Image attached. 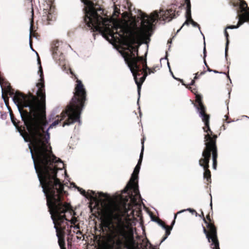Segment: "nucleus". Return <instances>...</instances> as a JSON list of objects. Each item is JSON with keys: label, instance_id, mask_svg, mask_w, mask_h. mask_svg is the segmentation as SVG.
I'll list each match as a JSON object with an SVG mask.
<instances>
[{"label": "nucleus", "instance_id": "nucleus-23", "mask_svg": "<svg viewBox=\"0 0 249 249\" xmlns=\"http://www.w3.org/2000/svg\"><path fill=\"white\" fill-rule=\"evenodd\" d=\"M189 211L190 213H191L192 214H196V216H197V214H197V212H196V211L195 210H194V209H191V208L187 209V210H183L180 211L178 212V213H177L175 215V216H174V220H173V222H172V226L173 225H174V223H175V219H176V217H177V214H178V213H182V212H184V211Z\"/></svg>", "mask_w": 249, "mask_h": 249}, {"label": "nucleus", "instance_id": "nucleus-27", "mask_svg": "<svg viewBox=\"0 0 249 249\" xmlns=\"http://www.w3.org/2000/svg\"><path fill=\"white\" fill-rule=\"evenodd\" d=\"M203 54H204V56H203V59H204V62L205 63V66L207 67V71H212V70L211 69L209 66L208 65L206 61V47H205V42H204V49H203Z\"/></svg>", "mask_w": 249, "mask_h": 249}, {"label": "nucleus", "instance_id": "nucleus-16", "mask_svg": "<svg viewBox=\"0 0 249 249\" xmlns=\"http://www.w3.org/2000/svg\"><path fill=\"white\" fill-rule=\"evenodd\" d=\"M124 193H127L132 201L134 203L136 202L137 197H141L138 189V181L131 182L129 180L124 190Z\"/></svg>", "mask_w": 249, "mask_h": 249}, {"label": "nucleus", "instance_id": "nucleus-37", "mask_svg": "<svg viewBox=\"0 0 249 249\" xmlns=\"http://www.w3.org/2000/svg\"><path fill=\"white\" fill-rule=\"evenodd\" d=\"M68 183L67 182H66L65 183H64L63 182V196L64 195H66V192L64 190V187L65 186H67L68 187H69L68 185Z\"/></svg>", "mask_w": 249, "mask_h": 249}, {"label": "nucleus", "instance_id": "nucleus-3", "mask_svg": "<svg viewBox=\"0 0 249 249\" xmlns=\"http://www.w3.org/2000/svg\"><path fill=\"white\" fill-rule=\"evenodd\" d=\"M129 226L121 218H119L116 226H112L111 233L107 234V230L104 229L102 226L95 228V240L98 244L103 243L109 246V243L115 245L118 249L122 248L131 249L135 244V240L132 231L128 230Z\"/></svg>", "mask_w": 249, "mask_h": 249}, {"label": "nucleus", "instance_id": "nucleus-34", "mask_svg": "<svg viewBox=\"0 0 249 249\" xmlns=\"http://www.w3.org/2000/svg\"><path fill=\"white\" fill-rule=\"evenodd\" d=\"M205 72H206L205 71H204L201 72L200 73H199V72H197L195 74L196 75H195V76L194 77L195 79H197L198 78L199 76H200V75H202L205 74Z\"/></svg>", "mask_w": 249, "mask_h": 249}, {"label": "nucleus", "instance_id": "nucleus-24", "mask_svg": "<svg viewBox=\"0 0 249 249\" xmlns=\"http://www.w3.org/2000/svg\"><path fill=\"white\" fill-rule=\"evenodd\" d=\"M183 85H185L187 88L190 89L192 93L195 94L196 95V96H199L200 97L201 100H202V97L200 95L197 94V89L196 88H193L190 86L186 85L182 83Z\"/></svg>", "mask_w": 249, "mask_h": 249}, {"label": "nucleus", "instance_id": "nucleus-47", "mask_svg": "<svg viewBox=\"0 0 249 249\" xmlns=\"http://www.w3.org/2000/svg\"><path fill=\"white\" fill-rule=\"evenodd\" d=\"M171 42H172V40H171V39H170L168 40V43H171Z\"/></svg>", "mask_w": 249, "mask_h": 249}, {"label": "nucleus", "instance_id": "nucleus-38", "mask_svg": "<svg viewBox=\"0 0 249 249\" xmlns=\"http://www.w3.org/2000/svg\"><path fill=\"white\" fill-rule=\"evenodd\" d=\"M4 101L5 102V105H6L7 107L8 108V109L9 110V111L11 112V110H12V109H11V108H10V107L9 106V100H6V101Z\"/></svg>", "mask_w": 249, "mask_h": 249}, {"label": "nucleus", "instance_id": "nucleus-15", "mask_svg": "<svg viewBox=\"0 0 249 249\" xmlns=\"http://www.w3.org/2000/svg\"><path fill=\"white\" fill-rule=\"evenodd\" d=\"M37 56V63L39 65L38 73L39 74L40 78L39 80V82L36 85L38 88V90L36 92V95L38 97H40V98L45 100L46 94L43 69L41 64V60L38 54Z\"/></svg>", "mask_w": 249, "mask_h": 249}, {"label": "nucleus", "instance_id": "nucleus-40", "mask_svg": "<svg viewBox=\"0 0 249 249\" xmlns=\"http://www.w3.org/2000/svg\"><path fill=\"white\" fill-rule=\"evenodd\" d=\"M114 210L115 211H120V207L118 206H115L114 207Z\"/></svg>", "mask_w": 249, "mask_h": 249}, {"label": "nucleus", "instance_id": "nucleus-6", "mask_svg": "<svg viewBox=\"0 0 249 249\" xmlns=\"http://www.w3.org/2000/svg\"><path fill=\"white\" fill-rule=\"evenodd\" d=\"M142 20V28L145 31H149L152 27L153 23L159 18L160 20L170 21L175 17V10L170 9L167 10H160V15L156 11H154L150 16L142 12L140 14Z\"/></svg>", "mask_w": 249, "mask_h": 249}, {"label": "nucleus", "instance_id": "nucleus-36", "mask_svg": "<svg viewBox=\"0 0 249 249\" xmlns=\"http://www.w3.org/2000/svg\"><path fill=\"white\" fill-rule=\"evenodd\" d=\"M114 12V14L115 16H118V15L120 14V10L118 9L117 7H115Z\"/></svg>", "mask_w": 249, "mask_h": 249}, {"label": "nucleus", "instance_id": "nucleus-2", "mask_svg": "<svg viewBox=\"0 0 249 249\" xmlns=\"http://www.w3.org/2000/svg\"><path fill=\"white\" fill-rule=\"evenodd\" d=\"M115 33L118 36L113 38L121 40L124 45L127 46L122 55L128 67L133 66L138 68L137 64L145 60V56H139V48L141 44L140 40L143 34V28H138L134 30L127 23L115 27Z\"/></svg>", "mask_w": 249, "mask_h": 249}, {"label": "nucleus", "instance_id": "nucleus-29", "mask_svg": "<svg viewBox=\"0 0 249 249\" xmlns=\"http://www.w3.org/2000/svg\"><path fill=\"white\" fill-rule=\"evenodd\" d=\"M99 225L102 226L104 229L107 230L109 229L110 222L107 221H103L99 224Z\"/></svg>", "mask_w": 249, "mask_h": 249}, {"label": "nucleus", "instance_id": "nucleus-1", "mask_svg": "<svg viewBox=\"0 0 249 249\" xmlns=\"http://www.w3.org/2000/svg\"><path fill=\"white\" fill-rule=\"evenodd\" d=\"M17 105L24 125L10 112L11 121L26 142L33 160L35 169L47 199L51 217H62V183L57 178L56 163L62 162L53 154L49 143V133L44 127L46 100L33 95L17 92L13 98Z\"/></svg>", "mask_w": 249, "mask_h": 249}, {"label": "nucleus", "instance_id": "nucleus-21", "mask_svg": "<svg viewBox=\"0 0 249 249\" xmlns=\"http://www.w3.org/2000/svg\"><path fill=\"white\" fill-rule=\"evenodd\" d=\"M199 164L200 166H201V167H202L203 168V169L204 170V172L203 173L204 179H206L207 184L211 183L212 182L211 172L209 169V165H208L207 163L206 165H204L203 163H201V162H199Z\"/></svg>", "mask_w": 249, "mask_h": 249}, {"label": "nucleus", "instance_id": "nucleus-25", "mask_svg": "<svg viewBox=\"0 0 249 249\" xmlns=\"http://www.w3.org/2000/svg\"><path fill=\"white\" fill-rule=\"evenodd\" d=\"M228 27V26H227V27ZM227 29H228V28H226L224 31V34L226 37V47H225V56H227V53H228V46H229V42H230L229 39V35L228 32L226 31Z\"/></svg>", "mask_w": 249, "mask_h": 249}, {"label": "nucleus", "instance_id": "nucleus-30", "mask_svg": "<svg viewBox=\"0 0 249 249\" xmlns=\"http://www.w3.org/2000/svg\"><path fill=\"white\" fill-rule=\"evenodd\" d=\"M152 219L154 221H157L158 224L163 228H165L167 226L163 221H162L159 218H154L153 217H152Z\"/></svg>", "mask_w": 249, "mask_h": 249}, {"label": "nucleus", "instance_id": "nucleus-28", "mask_svg": "<svg viewBox=\"0 0 249 249\" xmlns=\"http://www.w3.org/2000/svg\"><path fill=\"white\" fill-rule=\"evenodd\" d=\"M161 66H159L158 65L154 66L152 68H149V73H154L157 71V70H159L160 69Z\"/></svg>", "mask_w": 249, "mask_h": 249}, {"label": "nucleus", "instance_id": "nucleus-42", "mask_svg": "<svg viewBox=\"0 0 249 249\" xmlns=\"http://www.w3.org/2000/svg\"><path fill=\"white\" fill-rule=\"evenodd\" d=\"M200 216L202 217V219H203V216H204V213L202 211H201V214L199 215Z\"/></svg>", "mask_w": 249, "mask_h": 249}, {"label": "nucleus", "instance_id": "nucleus-49", "mask_svg": "<svg viewBox=\"0 0 249 249\" xmlns=\"http://www.w3.org/2000/svg\"><path fill=\"white\" fill-rule=\"evenodd\" d=\"M227 77H228L229 78H230V76H229V73H228V75H227Z\"/></svg>", "mask_w": 249, "mask_h": 249}, {"label": "nucleus", "instance_id": "nucleus-12", "mask_svg": "<svg viewBox=\"0 0 249 249\" xmlns=\"http://www.w3.org/2000/svg\"><path fill=\"white\" fill-rule=\"evenodd\" d=\"M239 8L240 11H238L237 16V18H238L237 25L228 26L227 28L236 29L245 22L249 21V7H248L247 3L244 0H240Z\"/></svg>", "mask_w": 249, "mask_h": 249}, {"label": "nucleus", "instance_id": "nucleus-45", "mask_svg": "<svg viewBox=\"0 0 249 249\" xmlns=\"http://www.w3.org/2000/svg\"><path fill=\"white\" fill-rule=\"evenodd\" d=\"M212 71L214 72V73H218V71L216 70H213Z\"/></svg>", "mask_w": 249, "mask_h": 249}, {"label": "nucleus", "instance_id": "nucleus-10", "mask_svg": "<svg viewBox=\"0 0 249 249\" xmlns=\"http://www.w3.org/2000/svg\"><path fill=\"white\" fill-rule=\"evenodd\" d=\"M196 104L195 105L199 112V116L201 118L202 121L204 123L205 126L203 129L206 134L204 135V143L207 142V137L215 141L217 140V135L214 134L210 127V115L206 113V107L202 103L200 97L199 96H196Z\"/></svg>", "mask_w": 249, "mask_h": 249}, {"label": "nucleus", "instance_id": "nucleus-33", "mask_svg": "<svg viewBox=\"0 0 249 249\" xmlns=\"http://www.w3.org/2000/svg\"><path fill=\"white\" fill-rule=\"evenodd\" d=\"M25 4L26 5L31 6V11H32V9L34 10L32 4V0H25ZM31 13H32V11H31Z\"/></svg>", "mask_w": 249, "mask_h": 249}, {"label": "nucleus", "instance_id": "nucleus-31", "mask_svg": "<svg viewBox=\"0 0 249 249\" xmlns=\"http://www.w3.org/2000/svg\"><path fill=\"white\" fill-rule=\"evenodd\" d=\"M8 94L6 93V92L2 89V97L4 101L6 100H9V97L8 96Z\"/></svg>", "mask_w": 249, "mask_h": 249}, {"label": "nucleus", "instance_id": "nucleus-35", "mask_svg": "<svg viewBox=\"0 0 249 249\" xmlns=\"http://www.w3.org/2000/svg\"><path fill=\"white\" fill-rule=\"evenodd\" d=\"M191 24L194 27H198L199 29H200V27L199 25L197 23L195 22V21H192V22L191 23Z\"/></svg>", "mask_w": 249, "mask_h": 249}, {"label": "nucleus", "instance_id": "nucleus-43", "mask_svg": "<svg viewBox=\"0 0 249 249\" xmlns=\"http://www.w3.org/2000/svg\"><path fill=\"white\" fill-rule=\"evenodd\" d=\"M63 71H66L67 67H66L65 65H63Z\"/></svg>", "mask_w": 249, "mask_h": 249}, {"label": "nucleus", "instance_id": "nucleus-14", "mask_svg": "<svg viewBox=\"0 0 249 249\" xmlns=\"http://www.w3.org/2000/svg\"><path fill=\"white\" fill-rule=\"evenodd\" d=\"M54 0H46V8H44L43 13L42 17V20L45 25H49L50 21L53 20V13L54 11V6L53 5Z\"/></svg>", "mask_w": 249, "mask_h": 249}, {"label": "nucleus", "instance_id": "nucleus-19", "mask_svg": "<svg viewBox=\"0 0 249 249\" xmlns=\"http://www.w3.org/2000/svg\"><path fill=\"white\" fill-rule=\"evenodd\" d=\"M185 3L186 4V12L185 15L186 20L180 28L178 30L177 33L181 30L184 25H188L189 24H191L192 21H194L191 17V4L190 0H185Z\"/></svg>", "mask_w": 249, "mask_h": 249}, {"label": "nucleus", "instance_id": "nucleus-20", "mask_svg": "<svg viewBox=\"0 0 249 249\" xmlns=\"http://www.w3.org/2000/svg\"><path fill=\"white\" fill-rule=\"evenodd\" d=\"M34 10L32 9V17L30 20V45L31 48L32 49V37L37 38L39 36V35L36 32V31L34 29Z\"/></svg>", "mask_w": 249, "mask_h": 249}, {"label": "nucleus", "instance_id": "nucleus-7", "mask_svg": "<svg viewBox=\"0 0 249 249\" xmlns=\"http://www.w3.org/2000/svg\"><path fill=\"white\" fill-rule=\"evenodd\" d=\"M207 142L204 143L205 147L203 150L202 156L203 157L201 158L199 162L203 163L206 165L207 163L209 165V161L211 157H212L213 160V167L214 169H216L217 167V159L218 157V149L216 144V141L212 140L209 138H207Z\"/></svg>", "mask_w": 249, "mask_h": 249}, {"label": "nucleus", "instance_id": "nucleus-4", "mask_svg": "<svg viewBox=\"0 0 249 249\" xmlns=\"http://www.w3.org/2000/svg\"><path fill=\"white\" fill-rule=\"evenodd\" d=\"M70 73L76 79L77 84L74 88L73 96L70 103L63 109V127L75 123L79 125L82 123L80 120L82 111L86 101L87 92L81 81L77 79L71 68L69 69Z\"/></svg>", "mask_w": 249, "mask_h": 249}, {"label": "nucleus", "instance_id": "nucleus-48", "mask_svg": "<svg viewBox=\"0 0 249 249\" xmlns=\"http://www.w3.org/2000/svg\"><path fill=\"white\" fill-rule=\"evenodd\" d=\"M210 205H211V208H212V202H211Z\"/></svg>", "mask_w": 249, "mask_h": 249}, {"label": "nucleus", "instance_id": "nucleus-41", "mask_svg": "<svg viewBox=\"0 0 249 249\" xmlns=\"http://www.w3.org/2000/svg\"><path fill=\"white\" fill-rule=\"evenodd\" d=\"M58 121H54L50 126H51L52 125H55L56 124H58Z\"/></svg>", "mask_w": 249, "mask_h": 249}, {"label": "nucleus", "instance_id": "nucleus-8", "mask_svg": "<svg viewBox=\"0 0 249 249\" xmlns=\"http://www.w3.org/2000/svg\"><path fill=\"white\" fill-rule=\"evenodd\" d=\"M203 221L206 224V227L203 226V231L208 242L211 243V248L213 249H220L217 228L214 225L213 220L210 218L209 213L207 215L206 218L203 216Z\"/></svg>", "mask_w": 249, "mask_h": 249}, {"label": "nucleus", "instance_id": "nucleus-13", "mask_svg": "<svg viewBox=\"0 0 249 249\" xmlns=\"http://www.w3.org/2000/svg\"><path fill=\"white\" fill-rule=\"evenodd\" d=\"M76 213L71 205L67 202H63V221L66 220L70 221L74 225L76 229H79V224L75 225L78 221L77 217L75 216Z\"/></svg>", "mask_w": 249, "mask_h": 249}, {"label": "nucleus", "instance_id": "nucleus-44", "mask_svg": "<svg viewBox=\"0 0 249 249\" xmlns=\"http://www.w3.org/2000/svg\"><path fill=\"white\" fill-rule=\"evenodd\" d=\"M64 232V231H63V233ZM64 245H65V242H64V240H63V249H66V248L64 247Z\"/></svg>", "mask_w": 249, "mask_h": 249}, {"label": "nucleus", "instance_id": "nucleus-18", "mask_svg": "<svg viewBox=\"0 0 249 249\" xmlns=\"http://www.w3.org/2000/svg\"><path fill=\"white\" fill-rule=\"evenodd\" d=\"M144 138H143V139L142 140V150L141 152L140 155V158L138 160V163L135 166L134 170L133 171V172L131 175V178L130 179V182H135V181H138V175L140 172V170L141 168V166L142 160L143 158V150H144Z\"/></svg>", "mask_w": 249, "mask_h": 249}, {"label": "nucleus", "instance_id": "nucleus-5", "mask_svg": "<svg viewBox=\"0 0 249 249\" xmlns=\"http://www.w3.org/2000/svg\"><path fill=\"white\" fill-rule=\"evenodd\" d=\"M88 8L86 11L84 21L89 27L93 31H100L103 28L105 32L112 38H115V27L122 25L123 24L114 25L112 29L109 27V19L104 13V10L101 7H96L94 3V0H81Z\"/></svg>", "mask_w": 249, "mask_h": 249}, {"label": "nucleus", "instance_id": "nucleus-9", "mask_svg": "<svg viewBox=\"0 0 249 249\" xmlns=\"http://www.w3.org/2000/svg\"><path fill=\"white\" fill-rule=\"evenodd\" d=\"M146 55L147 53L145 54V60L137 64L138 68H135L132 66L129 67L134 76L135 82L137 85L138 92L139 95H140L142 84L145 81L147 75L151 74L149 73V67L147 65Z\"/></svg>", "mask_w": 249, "mask_h": 249}, {"label": "nucleus", "instance_id": "nucleus-11", "mask_svg": "<svg viewBox=\"0 0 249 249\" xmlns=\"http://www.w3.org/2000/svg\"><path fill=\"white\" fill-rule=\"evenodd\" d=\"M63 170H64L65 178L70 182L71 186L72 185L73 187L76 188L80 193V194L83 196H85L86 198L99 202L100 201H102L103 197H107V195L102 192H99L98 194H97L95 191L90 190H89L87 192H86V191L83 189L79 187H77L74 182H70V178L67 174L66 169V165L64 162Z\"/></svg>", "mask_w": 249, "mask_h": 249}, {"label": "nucleus", "instance_id": "nucleus-22", "mask_svg": "<svg viewBox=\"0 0 249 249\" xmlns=\"http://www.w3.org/2000/svg\"><path fill=\"white\" fill-rule=\"evenodd\" d=\"M2 84L4 85L5 89L4 90L6 92V93L9 94L10 96H14L13 97L16 95V92H20L19 91H17L15 93H14V89H12L11 87L10 84L7 82L5 81V79H4V80H2V83L0 84L1 85Z\"/></svg>", "mask_w": 249, "mask_h": 249}, {"label": "nucleus", "instance_id": "nucleus-32", "mask_svg": "<svg viewBox=\"0 0 249 249\" xmlns=\"http://www.w3.org/2000/svg\"><path fill=\"white\" fill-rule=\"evenodd\" d=\"M102 207H103V209L105 211L107 212L110 209V206L107 204H102Z\"/></svg>", "mask_w": 249, "mask_h": 249}, {"label": "nucleus", "instance_id": "nucleus-17", "mask_svg": "<svg viewBox=\"0 0 249 249\" xmlns=\"http://www.w3.org/2000/svg\"><path fill=\"white\" fill-rule=\"evenodd\" d=\"M51 51L53 57L56 63L61 66L62 54L61 42L57 40H53L51 43Z\"/></svg>", "mask_w": 249, "mask_h": 249}, {"label": "nucleus", "instance_id": "nucleus-46", "mask_svg": "<svg viewBox=\"0 0 249 249\" xmlns=\"http://www.w3.org/2000/svg\"><path fill=\"white\" fill-rule=\"evenodd\" d=\"M60 117H61V119H60V120H61L62 119V112H61L60 114Z\"/></svg>", "mask_w": 249, "mask_h": 249}, {"label": "nucleus", "instance_id": "nucleus-39", "mask_svg": "<svg viewBox=\"0 0 249 249\" xmlns=\"http://www.w3.org/2000/svg\"><path fill=\"white\" fill-rule=\"evenodd\" d=\"M196 80V79H195V78L193 80H192L191 81V82L189 86H194L195 85V80Z\"/></svg>", "mask_w": 249, "mask_h": 249}, {"label": "nucleus", "instance_id": "nucleus-26", "mask_svg": "<svg viewBox=\"0 0 249 249\" xmlns=\"http://www.w3.org/2000/svg\"><path fill=\"white\" fill-rule=\"evenodd\" d=\"M164 229H165V231H166L164 237L162 239L161 242H163L164 240H165L167 238L168 236L169 235H170L171 231L172 229V227L169 226L167 225Z\"/></svg>", "mask_w": 249, "mask_h": 249}]
</instances>
